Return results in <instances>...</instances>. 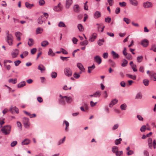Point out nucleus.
Returning a JSON list of instances; mask_svg holds the SVG:
<instances>
[{"instance_id":"obj_64","label":"nucleus","mask_w":156,"mask_h":156,"mask_svg":"<svg viewBox=\"0 0 156 156\" xmlns=\"http://www.w3.org/2000/svg\"><path fill=\"white\" fill-rule=\"evenodd\" d=\"M126 56V58L128 59L131 60L132 59V56L130 54L127 53Z\"/></svg>"},{"instance_id":"obj_47","label":"nucleus","mask_w":156,"mask_h":156,"mask_svg":"<svg viewBox=\"0 0 156 156\" xmlns=\"http://www.w3.org/2000/svg\"><path fill=\"white\" fill-rule=\"evenodd\" d=\"M109 62L110 63L111 65L113 67H115V62L111 59L109 60Z\"/></svg>"},{"instance_id":"obj_26","label":"nucleus","mask_w":156,"mask_h":156,"mask_svg":"<svg viewBox=\"0 0 156 156\" xmlns=\"http://www.w3.org/2000/svg\"><path fill=\"white\" fill-rule=\"evenodd\" d=\"M95 67V66L94 64H93V65L91 66L88 67V72L89 73H90L91 71L94 69Z\"/></svg>"},{"instance_id":"obj_40","label":"nucleus","mask_w":156,"mask_h":156,"mask_svg":"<svg viewBox=\"0 0 156 156\" xmlns=\"http://www.w3.org/2000/svg\"><path fill=\"white\" fill-rule=\"evenodd\" d=\"M142 97V95L140 93H138L136 96V98L137 99H141Z\"/></svg>"},{"instance_id":"obj_24","label":"nucleus","mask_w":156,"mask_h":156,"mask_svg":"<svg viewBox=\"0 0 156 156\" xmlns=\"http://www.w3.org/2000/svg\"><path fill=\"white\" fill-rule=\"evenodd\" d=\"M130 4L134 6H136L138 5V2L136 0H129Z\"/></svg>"},{"instance_id":"obj_42","label":"nucleus","mask_w":156,"mask_h":156,"mask_svg":"<svg viewBox=\"0 0 156 156\" xmlns=\"http://www.w3.org/2000/svg\"><path fill=\"white\" fill-rule=\"evenodd\" d=\"M126 107L127 106L125 104H122L120 106V108L122 110H126Z\"/></svg>"},{"instance_id":"obj_31","label":"nucleus","mask_w":156,"mask_h":156,"mask_svg":"<svg viewBox=\"0 0 156 156\" xmlns=\"http://www.w3.org/2000/svg\"><path fill=\"white\" fill-rule=\"evenodd\" d=\"M126 76L127 77L133 80H135L136 79V76L135 75H132L129 74H126Z\"/></svg>"},{"instance_id":"obj_37","label":"nucleus","mask_w":156,"mask_h":156,"mask_svg":"<svg viewBox=\"0 0 156 156\" xmlns=\"http://www.w3.org/2000/svg\"><path fill=\"white\" fill-rule=\"evenodd\" d=\"M149 76L150 77H153L154 78V80L156 81V73L151 72V74L149 75Z\"/></svg>"},{"instance_id":"obj_58","label":"nucleus","mask_w":156,"mask_h":156,"mask_svg":"<svg viewBox=\"0 0 156 156\" xmlns=\"http://www.w3.org/2000/svg\"><path fill=\"white\" fill-rule=\"evenodd\" d=\"M139 71L140 72L143 73L144 72V68L143 66H140L139 68Z\"/></svg>"},{"instance_id":"obj_61","label":"nucleus","mask_w":156,"mask_h":156,"mask_svg":"<svg viewBox=\"0 0 156 156\" xmlns=\"http://www.w3.org/2000/svg\"><path fill=\"white\" fill-rule=\"evenodd\" d=\"M14 62L15 66H17L21 63V62L19 60H17L15 61Z\"/></svg>"},{"instance_id":"obj_52","label":"nucleus","mask_w":156,"mask_h":156,"mask_svg":"<svg viewBox=\"0 0 156 156\" xmlns=\"http://www.w3.org/2000/svg\"><path fill=\"white\" fill-rule=\"evenodd\" d=\"M146 129V126L145 125H143L140 129V131L141 132H144Z\"/></svg>"},{"instance_id":"obj_49","label":"nucleus","mask_w":156,"mask_h":156,"mask_svg":"<svg viewBox=\"0 0 156 156\" xmlns=\"http://www.w3.org/2000/svg\"><path fill=\"white\" fill-rule=\"evenodd\" d=\"M112 151L113 153H116V152L118 151V148L116 146H114L112 148Z\"/></svg>"},{"instance_id":"obj_63","label":"nucleus","mask_w":156,"mask_h":156,"mask_svg":"<svg viewBox=\"0 0 156 156\" xmlns=\"http://www.w3.org/2000/svg\"><path fill=\"white\" fill-rule=\"evenodd\" d=\"M37 51V49L36 48H34L32 49L31 50V53L33 55Z\"/></svg>"},{"instance_id":"obj_21","label":"nucleus","mask_w":156,"mask_h":156,"mask_svg":"<svg viewBox=\"0 0 156 156\" xmlns=\"http://www.w3.org/2000/svg\"><path fill=\"white\" fill-rule=\"evenodd\" d=\"M105 42V40L104 39H99L97 42L98 45L99 46H101L103 45Z\"/></svg>"},{"instance_id":"obj_12","label":"nucleus","mask_w":156,"mask_h":156,"mask_svg":"<svg viewBox=\"0 0 156 156\" xmlns=\"http://www.w3.org/2000/svg\"><path fill=\"white\" fill-rule=\"evenodd\" d=\"M118 101V100L116 99H113L110 103L109 105V107L112 108L115 104H116Z\"/></svg>"},{"instance_id":"obj_50","label":"nucleus","mask_w":156,"mask_h":156,"mask_svg":"<svg viewBox=\"0 0 156 156\" xmlns=\"http://www.w3.org/2000/svg\"><path fill=\"white\" fill-rule=\"evenodd\" d=\"M123 21H125L127 24H129L130 22V20L128 18L125 17L123 18Z\"/></svg>"},{"instance_id":"obj_35","label":"nucleus","mask_w":156,"mask_h":156,"mask_svg":"<svg viewBox=\"0 0 156 156\" xmlns=\"http://www.w3.org/2000/svg\"><path fill=\"white\" fill-rule=\"evenodd\" d=\"M77 27L79 30L80 31H83L84 29L83 25L81 24H79L77 25Z\"/></svg>"},{"instance_id":"obj_29","label":"nucleus","mask_w":156,"mask_h":156,"mask_svg":"<svg viewBox=\"0 0 156 156\" xmlns=\"http://www.w3.org/2000/svg\"><path fill=\"white\" fill-rule=\"evenodd\" d=\"M25 6L27 8L30 9L34 6V4H30L29 2H27L25 3Z\"/></svg>"},{"instance_id":"obj_11","label":"nucleus","mask_w":156,"mask_h":156,"mask_svg":"<svg viewBox=\"0 0 156 156\" xmlns=\"http://www.w3.org/2000/svg\"><path fill=\"white\" fill-rule=\"evenodd\" d=\"M31 140L29 139L26 138L23 140L21 142V144L22 145H27L30 144Z\"/></svg>"},{"instance_id":"obj_46","label":"nucleus","mask_w":156,"mask_h":156,"mask_svg":"<svg viewBox=\"0 0 156 156\" xmlns=\"http://www.w3.org/2000/svg\"><path fill=\"white\" fill-rule=\"evenodd\" d=\"M58 26L59 27H66V25L63 22H60L58 24Z\"/></svg>"},{"instance_id":"obj_55","label":"nucleus","mask_w":156,"mask_h":156,"mask_svg":"<svg viewBox=\"0 0 156 156\" xmlns=\"http://www.w3.org/2000/svg\"><path fill=\"white\" fill-rule=\"evenodd\" d=\"M17 142L16 141H14L12 142L11 144V146L12 147H14L17 144Z\"/></svg>"},{"instance_id":"obj_22","label":"nucleus","mask_w":156,"mask_h":156,"mask_svg":"<svg viewBox=\"0 0 156 156\" xmlns=\"http://www.w3.org/2000/svg\"><path fill=\"white\" fill-rule=\"evenodd\" d=\"M101 16V13L98 11H97L94 13V18L95 19H97L100 17Z\"/></svg>"},{"instance_id":"obj_14","label":"nucleus","mask_w":156,"mask_h":156,"mask_svg":"<svg viewBox=\"0 0 156 156\" xmlns=\"http://www.w3.org/2000/svg\"><path fill=\"white\" fill-rule=\"evenodd\" d=\"M149 43L147 39H144L143 40L141 43V45L144 47H147Z\"/></svg>"},{"instance_id":"obj_62","label":"nucleus","mask_w":156,"mask_h":156,"mask_svg":"<svg viewBox=\"0 0 156 156\" xmlns=\"http://www.w3.org/2000/svg\"><path fill=\"white\" fill-rule=\"evenodd\" d=\"M60 50L61 51V52L64 54H67L68 53L65 49L63 48H61Z\"/></svg>"},{"instance_id":"obj_5","label":"nucleus","mask_w":156,"mask_h":156,"mask_svg":"<svg viewBox=\"0 0 156 156\" xmlns=\"http://www.w3.org/2000/svg\"><path fill=\"white\" fill-rule=\"evenodd\" d=\"M65 74L68 76H70L72 75V72L70 68H66L64 70Z\"/></svg>"},{"instance_id":"obj_20","label":"nucleus","mask_w":156,"mask_h":156,"mask_svg":"<svg viewBox=\"0 0 156 156\" xmlns=\"http://www.w3.org/2000/svg\"><path fill=\"white\" fill-rule=\"evenodd\" d=\"M22 34L20 32H16L15 33V36L18 41L20 40V36H22Z\"/></svg>"},{"instance_id":"obj_36","label":"nucleus","mask_w":156,"mask_h":156,"mask_svg":"<svg viewBox=\"0 0 156 156\" xmlns=\"http://www.w3.org/2000/svg\"><path fill=\"white\" fill-rule=\"evenodd\" d=\"M65 123L66 124V128L65 129V130L66 131H68V128L69 126V122L66 121V120H64L63 121V123Z\"/></svg>"},{"instance_id":"obj_57","label":"nucleus","mask_w":156,"mask_h":156,"mask_svg":"<svg viewBox=\"0 0 156 156\" xmlns=\"http://www.w3.org/2000/svg\"><path fill=\"white\" fill-rule=\"evenodd\" d=\"M123 153V152L122 151H118L116 152L115 153L116 156H122Z\"/></svg>"},{"instance_id":"obj_27","label":"nucleus","mask_w":156,"mask_h":156,"mask_svg":"<svg viewBox=\"0 0 156 156\" xmlns=\"http://www.w3.org/2000/svg\"><path fill=\"white\" fill-rule=\"evenodd\" d=\"M111 53L114 59H116L119 58V55L118 54L116 53L114 51H112Z\"/></svg>"},{"instance_id":"obj_7","label":"nucleus","mask_w":156,"mask_h":156,"mask_svg":"<svg viewBox=\"0 0 156 156\" xmlns=\"http://www.w3.org/2000/svg\"><path fill=\"white\" fill-rule=\"evenodd\" d=\"M19 50L17 49H13L11 52V56L12 58H15L18 55Z\"/></svg>"},{"instance_id":"obj_32","label":"nucleus","mask_w":156,"mask_h":156,"mask_svg":"<svg viewBox=\"0 0 156 156\" xmlns=\"http://www.w3.org/2000/svg\"><path fill=\"white\" fill-rule=\"evenodd\" d=\"M101 92L99 91H98L94 93V97L95 98H96L97 97H99L101 95Z\"/></svg>"},{"instance_id":"obj_51","label":"nucleus","mask_w":156,"mask_h":156,"mask_svg":"<svg viewBox=\"0 0 156 156\" xmlns=\"http://www.w3.org/2000/svg\"><path fill=\"white\" fill-rule=\"evenodd\" d=\"M149 81L147 79H145L143 80V83L145 86H147L149 84Z\"/></svg>"},{"instance_id":"obj_56","label":"nucleus","mask_w":156,"mask_h":156,"mask_svg":"<svg viewBox=\"0 0 156 156\" xmlns=\"http://www.w3.org/2000/svg\"><path fill=\"white\" fill-rule=\"evenodd\" d=\"M45 1L44 0H39V3L40 5L42 6L44 5L45 4Z\"/></svg>"},{"instance_id":"obj_17","label":"nucleus","mask_w":156,"mask_h":156,"mask_svg":"<svg viewBox=\"0 0 156 156\" xmlns=\"http://www.w3.org/2000/svg\"><path fill=\"white\" fill-rule=\"evenodd\" d=\"M97 25L98 26L97 29L98 31H100V30L101 32H102L103 31L104 29L105 28V26H103L102 27V25L99 24L97 23Z\"/></svg>"},{"instance_id":"obj_45","label":"nucleus","mask_w":156,"mask_h":156,"mask_svg":"<svg viewBox=\"0 0 156 156\" xmlns=\"http://www.w3.org/2000/svg\"><path fill=\"white\" fill-rule=\"evenodd\" d=\"M9 82H11L13 84H15L17 82V79H9Z\"/></svg>"},{"instance_id":"obj_33","label":"nucleus","mask_w":156,"mask_h":156,"mask_svg":"<svg viewBox=\"0 0 156 156\" xmlns=\"http://www.w3.org/2000/svg\"><path fill=\"white\" fill-rule=\"evenodd\" d=\"M49 44V43L48 41H42L41 43V46L43 47H45Z\"/></svg>"},{"instance_id":"obj_6","label":"nucleus","mask_w":156,"mask_h":156,"mask_svg":"<svg viewBox=\"0 0 156 156\" xmlns=\"http://www.w3.org/2000/svg\"><path fill=\"white\" fill-rule=\"evenodd\" d=\"M62 9L63 6L60 2L59 3L57 6L54 7L53 9L56 12L61 11L62 10Z\"/></svg>"},{"instance_id":"obj_18","label":"nucleus","mask_w":156,"mask_h":156,"mask_svg":"<svg viewBox=\"0 0 156 156\" xmlns=\"http://www.w3.org/2000/svg\"><path fill=\"white\" fill-rule=\"evenodd\" d=\"M38 69L40 70L41 73L43 72L45 70V67L42 64H40L38 65Z\"/></svg>"},{"instance_id":"obj_34","label":"nucleus","mask_w":156,"mask_h":156,"mask_svg":"<svg viewBox=\"0 0 156 156\" xmlns=\"http://www.w3.org/2000/svg\"><path fill=\"white\" fill-rule=\"evenodd\" d=\"M34 41L33 39L32 38H29L28 43V45L30 46H31L34 44Z\"/></svg>"},{"instance_id":"obj_54","label":"nucleus","mask_w":156,"mask_h":156,"mask_svg":"<svg viewBox=\"0 0 156 156\" xmlns=\"http://www.w3.org/2000/svg\"><path fill=\"white\" fill-rule=\"evenodd\" d=\"M74 77L76 79H78L80 76V74L79 73H75L73 75Z\"/></svg>"},{"instance_id":"obj_38","label":"nucleus","mask_w":156,"mask_h":156,"mask_svg":"<svg viewBox=\"0 0 156 156\" xmlns=\"http://www.w3.org/2000/svg\"><path fill=\"white\" fill-rule=\"evenodd\" d=\"M150 50H153L154 52H156V44H153Z\"/></svg>"},{"instance_id":"obj_16","label":"nucleus","mask_w":156,"mask_h":156,"mask_svg":"<svg viewBox=\"0 0 156 156\" xmlns=\"http://www.w3.org/2000/svg\"><path fill=\"white\" fill-rule=\"evenodd\" d=\"M73 9L74 12L78 13L80 11V9L79 8V5H75L73 7Z\"/></svg>"},{"instance_id":"obj_48","label":"nucleus","mask_w":156,"mask_h":156,"mask_svg":"<svg viewBox=\"0 0 156 156\" xmlns=\"http://www.w3.org/2000/svg\"><path fill=\"white\" fill-rule=\"evenodd\" d=\"M128 64V62L125 59L123 61V62L122 64V67H125Z\"/></svg>"},{"instance_id":"obj_44","label":"nucleus","mask_w":156,"mask_h":156,"mask_svg":"<svg viewBox=\"0 0 156 156\" xmlns=\"http://www.w3.org/2000/svg\"><path fill=\"white\" fill-rule=\"evenodd\" d=\"M88 44V41L87 40L84 41L82 42H81L80 43V44L81 45L83 46V45H87Z\"/></svg>"},{"instance_id":"obj_25","label":"nucleus","mask_w":156,"mask_h":156,"mask_svg":"<svg viewBox=\"0 0 156 156\" xmlns=\"http://www.w3.org/2000/svg\"><path fill=\"white\" fill-rule=\"evenodd\" d=\"M43 31V29L40 27H38L36 30V34H41Z\"/></svg>"},{"instance_id":"obj_30","label":"nucleus","mask_w":156,"mask_h":156,"mask_svg":"<svg viewBox=\"0 0 156 156\" xmlns=\"http://www.w3.org/2000/svg\"><path fill=\"white\" fill-rule=\"evenodd\" d=\"M25 82L23 81L19 83L17 87L19 88H21L25 86Z\"/></svg>"},{"instance_id":"obj_8","label":"nucleus","mask_w":156,"mask_h":156,"mask_svg":"<svg viewBox=\"0 0 156 156\" xmlns=\"http://www.w3.org/2000/svg\"><path fill=\"white\" fill-rule=\"evenodd\" d=\"M97 37V34L95 33L93 34L90 37L89 41L91 42H94Z\"/></svg>"},{"instance_id":"obj_39","label":"nucleus","mask_w":156,"mask_h":156,"mask_svg":"<svg viewBox=\"0 0 156 156\" xmlns=\"http://www.w3.org/2000/svg\"><path fill=\"white\" fill-rule=\"evenodd\" d=\"M122 140V139L121 138H120L119 139H116L115 141V145H118L119 144H120L121 141Z\"/></svg>"},{"instance_id":"obj_59","label":"nucleus","mask_w":156,"mask_h":156,"mask_svg":"<svg viewBox=\"0 0 156 156\" xmlns=\"http://www.w3.org/2000/svg\"><path fill=\"white\" fill-rule=\"evenodd\" d=\"M78 41V40L75 37H73L72 39V41L74 44H76Z\"/></svg>"},{"instance_id":"obj_15","label":"nucleus","mask_w":156,"mask_h":156,"mask_svg":"<svg viewBox=\"0 0 156 156\" xmlns=\"http://www.w3.org/2000/svg\"><path fill=\"white\" fill-rule=\"evenodd\" d=\"M77 66L79 69L82 72H84L85 70V69L82 65L80 63H78L77 64Z\"/></svg>"},{"instance_id":"obj_19","label":"nucleus","mask_w":156,"mask_h":156,"mask_svg":"<svg viewBox=\"0 0 156 156\" xmlns=\"http://www.w3.org/2000/svg\"><path fill=\"white\" fill-rule=\"evenodd\" d=\"M43 18V16H41L39 17L38 19V24H41L43 23L44 21Z\"/></svg>"},{"instance_id":"obj_28","label":"nucleus","mask_w":156,"mask_h":156,"mask_svg":"<svg viewBox=\"0 0 156 156\" xmlns=\"http://www.w3.org/2000/svg\"><path fill=\"white\" fill-rule=\"evenodd\" d=\"M48 55L49 56L53 57L55 55V53L53 52L51 48H49L48 52Z\"/></svg>"},{"instance_id":"obj_43","label":"nucleus","mask_w":156,"mask_h":156,"mask_svg":"<svg viewBox=\"0 0 156 156\" xmlns=\"http://www.w3.org/2000/svg\"><path fill=\"white\" fill-rule=\"evenodd\" d=\"M143 59V56H138L137 58V60L138 62H141Z\"/></svg>"},{"instance_id":"obj_9","label":"nucleus","mask_w":156,"mask_h":156,"mask_svg":"<svg viewBox=\"0 0 156 156\" xmlns=\"http://www.w3.org/2000/svg\"><path fill=\"white\" fill-rule=\"evenodd\" d=\"M143 6L144 8H148L152 7V5L151 2H147L143 3Z\"/></svg>"},{"instance_id":"obj_53","label":"nucleus","mask_w":156,"mask_h":156,"mask_svg":"<svg viewBox=\"0 0 156 156\" xmlns=\"http://www.w3.org/2000/svg\"><path fill=\"white\" fill-rule=\"evenodd\" d=\"M17 124L18 127L21 130L22 129V125L21 123L20 122L17 121Z\"/></svg>"},{"instance_id":"obj_4","label":"nucleus","mask_w":156,"mask_h":156,"mask_svg":"<svg viewBox=\"0 0 156 156\" xmlns=\"http://www.w3.org/2000/svg\"><path fill=\"white\" fill-rule=\"evenodd\" d=\"M23 121L25 127L26 128L29 129L30 126L29 119L26 117H24L23 119Z\"/></svg>"},{"instance_id":"obj_60","label":"nucleus","mask_w":156,"mask_h":156,"mask_svg":"<svg viewBox=\"0 0 156 156\" xmlns=\"http://www.w3.org/2000/svg\"><path fill=\"white\" fill-rule=\"evenodd\" d=\"M131 67L133 72H136L137 71V70L136 69V65H133Z\"/></svg>"},{"instance_id":"obj_2","label":"nucleus","mask_w":156,"mask_h":156,"mask_svg":"<svg viewBox=\"0 0 156 156\" xmlns=\"http://www.w3.org/2000/svg\"><path fill=\"white\" fill-rule=\"evenodd\" d=\"M11 126L10 125H6L3 126L1 131L5 135H9L10 133Z\"/></svg>"},{"instance_id":"obj_1","label":"nucleus","mask_w":156,"mask_h":156,"mask_svg":"<svg viewBox=\"0 0 156 156\" xmlns=\"http://www.w3.org/2000/svg\"><path fill=\"white\" fill-rule=\"evenodd\" d=\"M59 97L58 103L61 105H65L66 103H70L73 101L72 98L70 96H62L60 94Z\"/></svg>"},{"instance_id":"obj_41","label":"nucleus","mask_w":156,"mask_h":156,"mask_svg":"<svg viewBox=\"0 0 156 156\" xmlns=\"http://www.w3.org/2000/svg\"><path fill=\"white\" fill-rule=\"evenodd\" d=\"M57 74L56 72H53L51 73V76L52 78L55 79L57 76Z\"/></svg>"},{"instance_id":"obj_10","label":"nucleus","mask_w":156,"mask_h":156,"mask_svg":"<svg viewBox=\"0 0 156 156\" xmlns=\"http://www.w3.org/2000/svg\"><path fill=\"white\" fill-rule=\"evenodd\" d=\"M73 3L72 0H66V7L69 9Z\"/></svg>"},{"instance_id":"obj_13","label":"nucleus","mask_w":156,"mask_h":156,"mask_svg":"<svg viewBox=\"0 0 156 156\" xmlns=\"http://www.w3.org/2000/svg\"><path fill=\"white\" fill-rule=\"evenodd\" d=\"M94 59L96 62L98 64H100L101 62V58L99 56L97 55L94 57Z\"/></svg>"},{"instance_id":"obj_3","label":"nucleus","mask_w":156,"mask_h":156,"mask_svg":"<svg viewBox=\"0 0 156 156\" xmlns=\"http://www.w3.org/2000/svg\"><path fill=\"white\" fill-rule=\"evenodd\" d=\"M6 41L9 45H12L13 44V38L11 34H9V32L7 33Z\"/></svg>"},{"instance_id":"obj_23","label":"nucleus","mask_w":156,"mask_h":156,"mask_svg":"<svg viewBox=\"0 0 156 156\" xmlns=\"http://www.w3.org/2000/svg\"><path fill=\"white\" fill-rule=\"evenodd\" d=\"M148 143L149 147L152 149V140L151 138H149L148 139Z\"/></svg>"}]
</instances>
